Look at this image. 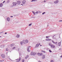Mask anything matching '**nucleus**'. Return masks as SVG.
I'll return each mask as SVG.
<instances>
[{"label":"nucleus","mask_w":62,"mask_h":62,"mask_svg":"<svg viewBox=\"0 0 62 62\" xmlns=\"http://www.w3.org/2000/svg\"><path fill=\"white\" fill-rule=\"evenodd\" d=\"M1 56L3 58H4L5 57V55L4 54H2L1 55Z\"/></svg>","instance_id":"39448f33"},{"label":"nucleus","mask_w":62,"mask_h":62,"mask_svg":"<svg viewBox=\"0 0 62 62\" xmlns=\"http://www.w3.org/2000/svg\"><path fill=\"white\" fill-rule=\"evenodd\" d=\"M3 3L0 4V7H2L3 6Z\"/></svg>","instance_id":"a211bd4d"},{"label":"nucleus","mask_w":62,"mask_h":62,"mask_svg":"<svg viewBox=\"0 0 62 62\" xmlns=\"http://www.w3.org/2000/svg\"><path fill=\"white\" fill-rule=\"evenodd\" d=\"M6 51H8V48H6Z\"/></svg>","instance_id":"c85d7f7f"},{"label":"nucleus","mask_w":62,"mask_h":62,"mask_svg":"<svg viewBox=\"0 0 62 62\" xmlns=\"http://www.w3.org/2000/svg\"><path fill=\"white\" fill-rule=\"evenodd\" d=\"M61 42H60L59 43L58 45H59V46H60V45H61Z\"/></svg>","instance_id":"412c9836"},{"label":"nucleus","mask_w":62,"mask_h":62,"mask_svg":"<svg viewBox=\"0 0 62 62\" xmlns=\"http://www.w3.org/2000/svg\"><path fill=\"white\" fill-rule=\"evenodd\" d=\"M1 37L0 36V38H1Z\"/></svg>","instance_id":"3c124183"},{"label":"nucleus","mask_w":62,"mask_h":62,"mask_svg":"<svg viewBox=\"0 0 62 62\" xmlns=\"http://www.w3.org/2000/svg\"><path fill=\"white\" fill-rule=\"evenodd\" d=\"M39 62H40V61H39Z\"/></svg>","instance_id":"603ef678"},{"label":"nucleus","mask_w":62,"mask_h":62,"mask_svg":"<svg viewBox=\"0 0 62 62\" xmlns=\"http://www.w3.org/2000/svg\"><path fill=\"white\" fill-rule=\"evenodd\" d=\"M39 62H40V61H39Z\"/></svg>","instance_id":"864d4df0"},{"label":"nucleus","mask_w":62,"mask_h":62,"mask_svg":"<svg viewBox=\"0 0 62 62\" xmlns=\"http://www.w3.org/2000/svg\"><path fill=\"white\" fill-rule=\"evenodd\" d=\"M22 4H25V1L23 0L22 1Z\"/></svg>","instance_id":"4468645a"},{"label":"nucleus","mask_w":62,"mask_h":62,"mask_svg":"<svg viewBox=\"0 0 62 62\" xmlns=\"http://www.w3.org/2000/svg\"><path fill=\"white\" fill-rule=\"evenodd\" d=\"M42 56V59H44L45 58V55H43Z\"/></svg>","instance_id":"f8f14e48"},{"label":"nucleus","mask_w":62,"mask_h":62,"mask_svg":"<svg viewBox=\"0 0 62 62\" xmlns=\"http://www.w3.org/2000/svg\"><path fill=\"white\" fill-rule=\"evenodd\" d=\"M51 62H54V61H53V60H51Z\"/></svg>","instance_id":"473e14b6"},{"label":"nucleus","mask_w":62,"mask_h":62,"mask_svg":"<svg viewBox=\"0 0 62 62\" xmlns=\"http://www.w3.org/2000/svg\"><path fill=\"white\" fill-rule=\"evenodd\" d=\"M22 62H24V60L23 59L22 60Z\"/></svg>","instance_id":"bb28decb"},{"label":"nucleus","mask_w":62,"mask_h":62,"mask_svg":"<svg viewBox=\"0 0 62 62\" xmlns=\"http://www.w3.org/2000/svg\"><path fill=\"white\" fill-rule=\"evenodd\" d=\"M46 40L47 41H48V39H46Z\"/></svg>","instance_id":"c9c22d12"},{"label":"nucleus","mask_w":62,"mask_h":62,"mask_svg":"<svg viewBox=\"0 0 62 62\" xmlns=\"http://www.w3.org/2000/svg\"><path fill=\"white\" fill-rule=\"evenodd\" d=\"M29 57V56L28 55H27L26 56V57H25V59H26V58H27L28 57Z\"/></svg>","instance_id":"aec40b11"},{"label":"nucleus","mask_w":62,"mask_h":62,"mask_svg":"<svg viewBox=\"0 0 62 62\" xmlns=\"http://www.w3.org/2000/svg\"><path fill=\"white\" fill-rule=\"evenodd\" d=\"M20 43L21 44V45H22V44H23V42H22V41H21L20 42Z\"/></svg>","instance_id":"b1692460"},{"label":"nucleus","mask_w":62,"mask_h":62,"mask_svg":"<svg viewBox=\"0 0 62 62\" xmlns=\"http://www.w3.org/2000/svg\"><path fill=\"white\" fill-rule=\"evenodd\" d=\"M7 34V33L6 32L5 33V34Z\"/></svg>","instance_id":"37998d69"},{"label":"nucleus","mask_w":62,"mask_h":62,"mask_svg":"<svg viewBox=\"0 0 62 62\" xmlns=\"http://www.w3.org/2000/svg\"><path fill=\"white\" fill-rule=\"evenodd\" d=\"M49 52H50V53H51V52H52V51H51L50 50H49Z\"/></svg>","instance_id":"c756f323"},{"label":"nucleus","mask_w":62,"mask_h":62,"mask_svg":"<svg viewBox=\"0 0 62 62\" xmlns=\"http://www.w3.org/2000/svg\"><path fill=\"white\" fill-rule=\"evenodd\" d=\"M40 45V43H39V45Z\"/></svg>","instance_id":"79ce46f5"},{"label":"nucleus","mask_w":62,"mask_h":62,"mask_svg":"<svg viewBox=\"0 0 62 62\" xmlns=\"http://www.w3.org/2000/svg\"><path fill=\"white\" fill-rule=\"evenodd\" d=\"M5 1H4L3 2V3H5Z\"/></svg>","instance_id":"e433bc0d"},{"label":"nucleus","mask_w":62,"mask_h":62,"mask_svg":"<svg viewBox=\"0 0 62 62\" xmlns=\"http://www.w3.org/2000/svg\"><path fill=\"white\" fill-rule=\"evenodd\" d=\"M36 54V53L35 52H31V55H35Z\"/></svg>","instance_id":"f03ea898"},{"label":"nucleus","mask_w":62,"mask_h":62,"mask_svg":"<svg viewBox=\"0 0 62 62\" xmlns=\"http://www.w3.org/2000/svg\"><path fill=\"white\" fill-rule=\"evenodd\" d=\"M61 57H62V55H61V56H60Z\"/></svg>","instance_id":"a19ab883"},{"label":"nucleus","mask_w":62,"mask_h":62,"mask_svg":"<svg viewBox=\"0 0 62 62\" xmlns=\"http://www.w3.org/2000/svg\"><path fill=\"white\" fill-rule=\"evenodd\" d=\"M31 25H32V24L31 23V24H29V26H31Z\"/></svg>","instance_id":"7c9ffc66"},{"label":"nucleus","mask_w":62,"mask_h":62,"mask_svg":"<svg viewBox=\"0 0 62 62\" xmlns=\"http://www.w3.org/2000/svg\"><path fill=\"white\" fill-rule=\"evenodd\" d=\"M21 58H19V59L18 60H17L16 61V62H20V61H21Z\"/></svg>","instance_id":"423d86ee"},{"label":"nucleus","mask_w":62,"mask_h":62,"mask_svg":"<svg viewBox=\"0 0 62 62\" xmlns=\"http://www.w3.org/2000/svg\"><path fill=\"white\" fill-rule=\"evenodd\" d=\"M39 46V43H38L37 44L36 46L35 47H38Z\"/></svg>","instance_id":"1a4fd4ad"},{"label":"nucleus","mask_w":62,"mask_h":62,"mask_svg":"<svg viewBox=\"0 0 62 62\" xmlns=\"http://www.w3.org/2000/svg\"><path fill=\"white\" fill-rule=\"evenodd\" d=\"M23 42L24 44H25V43H27L28 42V41L27 40H23Z\"/></svg>","instance_id":"f257e3e1"},{"label":"nucleus","mask_w":62,"mask_h":62,"mask_svg":"<svg viewBox=\"0 0 62 62\" xmlns=\"http://www.w3.org/2000/svg\"><path fill=\"white\" fill-rule=\"evenodd\" d=\"M21 58H19V59L18 60H17L16 61V62H20V61H21Z\"/></svg>","instance_id":"0eeeda50"},{"label":"nucleus","mask_w":62,"mask_h":62,"mask_svg":"<svg viewBox=\"0 0 62 62\" xmlns=\"http://www.w3.org/2000/svg\"><path fill=\"white\" fill-rule=\"evenodd\" d=\"M7 20L9 22V20H10V18H9V17L7 18Z\"/></svg>","instance_id":"2eb2a0df"},{"label":"nucleus","mask_w":62,"mask_h":62,"mask_svg":"<svg viewBox=\"0 0 62 62\" xmlns=\"http://www.w3.org/2000/svg\"><path fill=\"white\" fill-rule=\"evenodd\" d=\"M5 45H2L1 46V48H3L4 47H5Z\"/></svg>","instance_id":"9b49d317"},{"label":"nucleus","mask_w":62,"mask_h":62,"mask_svg":"<svg viewBox=\"0 0 62 62\" xmlns=\"http://www.w3.org/2000/svg\"><path fill=\"white\" fill-rule=\"evenodd\" d=\"M44 53H45V51H44Z\"/></svg>","instance_id":"8fccbe9b"},{"label":"nucleus","mask_w":62,"mask_h":62,"mask_svg":"<svg viewBox=\"0 0 62 62\" xmlns=\"http://www.w3.org/2000/svg\"><path fill=\"white\" fill-rule=\"evenodd\" d=\"M45 12H43L42 13V14H43H43H45Z\"/></svg>","instance_id":"2f4dec72"},{"label":"nucleus","mask_w":62,"mask_h":62,"mask_svg":"<svg viewBox=\"0 0 62 62\" xmlns=\"http://www.w3.org/2000/svg\"><path fill=\"white\" fill-rule=\"evenodd\" d=\"M52 42H53L54 43V44H56L57 43V42H55L53 40H52Z\"/></svg>","instance_id":"ddd939ff"},{"label":"nucleus","mask_w":62,"mask_h":62,"mask_svg":"<svg viewBox=\"0 0 62 62\" xmlns=\"http://www.w3.org/2000/svg\"><path fill=\"white\" fill-rule=\"evenodd\" d=\"M20 35L18 34H17V35L16 36V38H18L20 37Z\"/></svg>","instance_id":"dca6fc26"},{"label":"nucleus","mask_w":62,"mask_h":62,"mask_svg":"<svg viewBox=\"0 0 62 62\" xmlns=\"http://www.w3.org/2000/svg\"><path fill=\"white\" fill-rule=\"evenodd\" d=\"M46 38H48V36H46Z\"/></svg>","instance_id":"ea45409f"},{"label":"nucleus","mask_w":62,"mask_h":62,"mask_svg":"<svg viewBox=\"0 0 62 62\" xmlns=\"http://www.w3.org/2000/svg\"><path fill=\"white\" fill-rule=\"evenodd\" d=\"M48 41H51V39H49V38H48Z\"/></svg>","instance_id":"5701e85b"},{"label":"nucleus","mask_w":62,"mask_h":62,"mask_svg":"<svg viewBox=\"0 0 62 62\" xmlns=\"http://www.w3.org/2000/svg\"><path fill=\"white\" fill-rule=\"evenodd\" d=\"M59 22H62V20H60L59 21Z\"/></svg>","instance_id":"58836bf2"},{"label":"nucleus","mask_w":62,"mask_h":62,"mask_svg":"<svg viewBox=\"0 0 62 62\" xmlns=\"http://www.w3.org/2000/svg\"><path fill=\"white\" fill-rule=\"evenodd\" d=\"M44 2H46V1H45V0H44Z\"/></svg>","instance_id":"c03bdc74"},{"label":"nucleus","mask_w":62,"mask_h":62,"mask_svg":"<svg viewBox=\"0 0 62 62\" xmlns=\"http://www.w3.org/2000/svg\"><path fill=\"white\" fill-rule=\"evenodd\" d=\"M40 46H42V45H40Z\"/></svg>","instance_id":"a18cd8bd"},{"label":"nucleus","mask_w":62,"mask_h":62,"mask_svg":"<svg viewBox=\"0 0 62 62\" xmlns=\"http://www.w3.org/2000/svg\"><path fill=\"white\" fill-rule=\"evenodd\" d=\"M11 17H13V16H11Z\"/></svg>","instance_id":"de8ad7c7"},{"label":"nucleus","mask_w":62,"mask_h":62,"mask_svg":"<svg viewBox=\"0 0 62 62\" xmlns=\"http://www.w3.org/2000/svg\"><path fill=\"white\" fill-rule=\"evenodd\" d=\"M35 1V0H32L31 1V2H33V1Z\"/></svg>","instance_id":"72a5a7b5"},{"label":"nucleus","mask_w":62,"mask_h":62,"mask_svg":"<svg viewBox=\"0 0 62 62\" xmlns=\"http://www.w3.org/2000/svg\"><path fill=\"white\" fill-rule=\"evenodd\" d=\"M16 48V47H13L12 49H15Z\"/></svg>","instance_id":"cd10ccee"},{"label":"nucleus","mask_w":62,"mask_h":62,"mask_svg":"<svg viewBox=\"0 0 62 62\" xmlns=\"http://www.w3.org/2000/svg\"><path fill=\"white\" fill-rule=\"evenodd\" d=\"M58 2V1L57 0L54 2V3H55V4H57Z\"/></svg>","instance_id":"f3484780"},{"label":"nucleus","mask_w":62,"mask_h":62,"mask_svg":"<svg viewBox=\"0 0 62 62\" xmlns=\"http://www.w3.org/2000/svg\"><path fill=\"white\" fill-rule=\"evenodd\" d=\"M27 51L28 52H30V50H29V48H28L27 49Z\"/></svg>","instance_id":"4be33fe9"},{"label":"nucleus","mask_w":62,"mask_h":62,"mask_svg":"<svg viewBox=\"0 0 62 62\" xmlns=\"http://www.w3.org/2000/svg\"><path fill=\"white\" fill-rule=\"evenodd\" d=\"M32 12L34 14H35V12L34 11H32Z\"/></svg>","instance_id":"f704fd0d"},{"label":"nucleus","mask_w":62,"mask_h":62,"mask_svg":"<svg viewBox=\"0 0 62 62\" xmlns=\"http://www.w3.org/2000/svg\"><path fill=\"white\" fill-rule=\"evenodd\" d=\"M48 45L49 46H51V44L50 43V42L49 43H48Z\"/></svg>","instance_id":"a878e982"},{"label":"nucleus","mask_w":62,"mask_h":62,"mask_svg":"<svg viewBox=\"0 0 62 62\" xmlns=\"http://www.w3.org/2000/svg\"><path fill=\"white\" fill-rule=\"evenodd\" d=\"M13 3V6H14V7H15V6L16 5V4H17V3L16 2H14Z\"/></svg>","instance_id":"20e7f679"},{"label":"nucleus","mask_w":62,"mask_h":62,"mask_svg":"<svg viewBox=\"0 0 62 62\" xmlns=\"http://www.w3.org/2000/svg\"><path fill=\"white\" fill-rule=\"evenodd\" d=\"M20 3H21V2L19 0L17 1V3L18 5H20Z\"/></svg>","instance_id":"9d476101"},{"label":"nucleus","mask_w":62,"mask_h":62,"mask_svg":"<svg viewBox=\"0 0 62 62\" xmlns=\"http://www.w3.org/2000/svg\"><path fill=\"white\" fill-rule=\"evenodd\" d=\"M31 48V46H29L28 47V49H29V48Z\"/></svg>","instance_id":"393cba45"},{"label":"nucleus","mask_w":62,"mask_h":62,"mask_svg":"<svg viewBox=\"0 0 62 62\" xmlns=\"http://www.w3.org/2000/svg\"><path fill=\"white\" fill-rule=\"evenodd\" d=\"M21 5H22V6H23V4H21Z\"/></svg>","instance_id":"49530a36"},{"label":"nucleus","mask_w":62,"mask_h":62,"mask_svg":"<svg viewBox=\"0 0 62 62\" xmlns=\"http://www.w3.org/2000/svg\"><path fill=\"white\" fill-rule=\"evenodd\" d=\"M51 48H55V46L54 45H51Z\"/></svg>","instance_id":"7ed1b4c3"},{"label":"nucleus","mask_w":62,"mask_h":62,"mask_svg":"<svg viewBox=\"0 0 62 62\" xmlns=\"http://www.w3.org/2000/svg\"><path fill=\"white\" fill-rule=\"evenodd\" d=\"M48 38H50V36H48Z\"/></svg>","instance_id":"09e8293b"},{"label":"nucleus","mask_w":62,"mask_h":62,"mask_svg":"<svg viewBox=\"0 0 62 62\" xmlns=\"http://www.w3.org/2000/svg\"><path fill=\"white\" fill-rule=\"evenodd\" d=\"M14 44H11L10 45H11V47H12V46H13V45H14Z\"/></svg>","instance_id":"6ab92c4d"},{"label":"nucleus","mask_w":62,"mask_h":62,"mask_svg":"<svg viewBox=\"0 0 62 62\" xmlns=\"http://www.w3.org/2000/svg\"><path fill=\"white\" fill-rule=\"evenodd\" d=\"M42 54H43L42 53H41L40 54L39 53H38V55H39V56H40V55H42Z\"/></svg>","instance_id":"6e6552de"},{"label":"nucleus","mask_w":62,"mask_h":62,"mask_svg":"<svg viewBox=\"0 0 62 62\" xmlns=\"http://www.w3.org/2000/svg\"><path fill=\"white\" fill-rule=\"evenodd\" d=\"M4 61V60L1 61V62H3V61Z\"/></svg>","instance_id":"4c0bfd02"}]
</instances>
